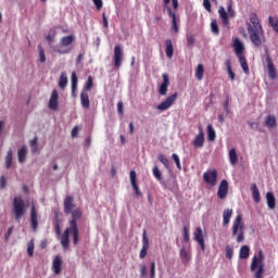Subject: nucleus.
<instances>
[{
  "label": "nucleus",
  "instance_id": "f257e3e1",
  "mask_svg": "<svg viewBox=\"0 0 278 278\" xmlns=\"http://www.w3.org/2000/svg\"><path fill=\"white\" fill-rule=\"evenodd\" d=\"M74 201L75 199L73 198V195H67L63 204L64 214H71L72 216L68 227L61 236V247L63 249H68V247H71V236L73 238V244L75 247L79 244V227L77 226V220H80V218L84 216V212L80 207H76Z\"/></svg>",
  "mask_w": 278,
  "mask_h": 278
},
{
  "label": "nucleus",
  "instance_id": "f03ea898",
  "mask_svg": "<svg viewBox=\"0 0 278 278\" xmlns=\"http://www.w3.org/2000/svg\"><path fill=\"white\" fill-rule=\"evenodd\" d=\"M251 273H254L255 278H264V252L258 251V255H254L250 265Z\"/></svg>",
  "mask_w": 278,
  "mask_h": 278
},
{
  "label": "nucleus",
  "instance_id": "7ed1b4c3",
  "mask_svg": "<svg viewBox=\"0 0 278 278\" xmlns=\"http://www.w3.org/2000/svg\"><path fill=\"white\" fill-rule=\"evenodd\" d=\"M13 214L16 223H21V218L25 216L27 212V205H25V200L22 197H15L13 199Z\"/></svg>",
  "mask_w": 278,
  "mask_h": 278
},
{
  "label": "nucleus",
  "instance_id": "20e7f679",
  "mask_svg": "<svg viewBox=\"0 0 278 278\" xmlns=\"http://www.w3.org/2000/svg\"><path fill=\"white\" fill-rule=\"evenodd\" d=\"M237 237V242H244V222H242V214L237 215L232 223V238Z\"/></svg>",
  "mask_w": 278,
  "mask_h": 278
},
{
  "label": "nucleus",
  "instance_id": "39448f33",
  "mask_svg": "<svg viewBox=\"0 0 278 278\" xmlns=\"http://www.w3.org/2000/svg\"><path fill=\"white\" fill-rule=\"evenodd\" d=\"M265 62L267 65V73L269 79H277V70L275 68V63H273V59H270V53L268 52V48H265Z\"/></svg>",
  "mask_w": 278,
  "mask_h": 278
},
{
  "label": "nucleus",
  "instance_id": "423d86ee",
  "mask_svg": "<svg viewBox=\"0 0 278 278\" xmlns=\"http://www.w3.org/2000/svg\"><path fill=\"white\" fill-rule=\"evenodd\" d=\"M123 60H125L123 48L121 46L114 47L113 62L115 71H118L123 66Z\"/></svg>",
  "mask_w": 278,
  "mask_h": 278
},
{
  "label": "nucleus",
  "instance_id": "0eeeda50",
  "mask_svg": "<svg viewBox=\"0 0 278 278\" xmlns=\"http://www.w3.org/2000/svg\"><path fill=\"white\" fill-rule=\"evenodd\" d=\"M247 25H248V33L264 31V29H262V24H260V17H257L256 13L250 14V23H247Z\"/></svg>",
  "mask_w": 278,
  "mask_h": 278
},
{
  "label": "nucleus",
  "instance_id": "6e6552de",
  "mask_svg": "<svg viewBox=\"0 0 278 278\" xmlns=\"http://www.w3.org/2000/svg\"><path fill=\"white\" fill-rule=\"evenodd\" d=\"M203 179L207 186L214 188L218 181V172L216 169H208L203 174Z\"/></svg>",
  "mask_w": 278,
  "mask_h": 278
},
{
  "label": "nucleus",
  "instance_id": "1a4fd4ad",
  "mask_svg": "<svg viewBox=\"0 0 278 278\" xmlns=\"http://www.w3.org/2000/svg\"><path fill=\"white\" fill-rule=\"evenodd\" d=\"M177 97H178L177 92L167 97L163 102H161L156 106V110H159V112H166V110H169L173 106V103H175V101H177Z\"/></svg>",
  "mask_w": 278,
  "mask_h": 278
},
{
  "label": "nucleus",
  "instance_id": "9d476101",
  "mask_svg": "<svg viewBox=\"0 0 278 278\" xmlns=\"http://www.w3.org/2000/svg\"><path fill=\"white\" fill-rule=\"evenodd\" d=\"M60 94L58 93V90H52L51 97L48 102V108L52 112H58L60 110Z\"/></svg>",
  "mask_w": 278,
  "mask_h": 278
},
{
  "label": "nucleus",
  "instance_id": "9b49d317",
  "mask_svg": "<svg viewBox=\"0 0 278 278\" xmlns=\"http://www.w3.org/2000/svg\"><path fill=\"white\" fill-rule=\"evenodd\" d=\"M198 131L199 134L193 139L192 144L195 149H203V144H205V132L203 131V126H199Z\"/></svg>",
  "mask_w": 278,
  "mask_h": 278
},
{
  "label": "nucleus",
  "instance_id": "f8f14e48",
  "mask_svg": "<svg viewBox=\"0 0 278 278\" xmlns=\"http://www.w3.org/2000/svg\"><path fill=\"white\" fill-rule=\"evenodd\" d=\"M163 83L159 88V94L161 97H166L168 94V87L170 86V79L168 78V74H162Z\"/></svg>",
  "mask_w": 278,
  "mask_h": 278
},
{
  "label": "nucleus",
  "instance_id": "ddd939ff",
  "mask_svg": "<svg viewBox=\"0 0 278 278\" xmlns=\"http://www.w3.org/2000/svg\"><path fill=\"white\" fill-rule=\"evenodd\" d=\"M229 193V182L226 179H223L219 184L217 197L218 199H227V194Z\"/></svg>",
  "mask_w": 278,
  "mask_h": 278
},
{
  "label": "nucleus",
  "instance_id": "4468645a",
  "mask_svg": "<svg viewBox=\"0 0 278 278\" xmlns=\"http://www.w3.org/2000/svg\"><path fill=\"white\" fill-rule=\"evenodd\" d=\"M149 251V237L147 236V230H143L142 233V248L139 253L140 260H144L147 257V253Z\"/></svg>",
  "mask_w": 278,
  "mask_h": 278
},
{
  "label": "nucleus",
  "instance_id": "2eb2a0df",
  "mask_svg": "<svg viewBox=\"0 0 278 278\" xmlns=\"http://www.w3.org/2000/svg\"><path fill=\"white\" fill-rule=\"evenodd\" d=\"M30 227L35 233L38 231V211L35 205L30 207Z\"/></svg>",
  "mask_w": 278,
  "mask_h": 278
},
{
  "label": "nucleus",
  "instance_id": "dca6fc26",
  "mask_svg": "<svg viewBox=\"0 0 278 278\" xmlns=\"http://www.w3.org/2000/svg\"><path fill=\"white\" fill-rule=\"evenodd\" d=\"M193 236L194 241L200 244L201 251H205V238L203 237V229H201V227H198Z\"/></svg>",
  "mask_w": 278,
  "mask_h": 278
},
{
  "label": "nucleus",
  "instance_id": "f3484780",
  "mask_svg": "<svg viewBox=\"0 0 278 278\" xmlns=\"http://www.w3.org/2000/svg\"><path fill=\"white\" fill-rule=\"evenodd\" d=\"M250 36V40L253 43L254 47H262V34H264V31H250L248 33Z\"/></svg>",
  "mask_w": 278,
  "mask_h": 278
},
{
  "label": "nucleus",
  "instance_id": "a211bd4d",
  "mask_svg": "<svg viewBox=\"0 0 278 278\" xmlns=\"http://www.w3.org/2000/svg\"><path fill=\"white\" fill-rule=\"evenodd\" d=\"M233 48H235V53L237 58H242L244 56V43L239 38H236L233 41Z\"/></svg>",
  "mask_w": 278,
  "mask_h": 278
},
{
  "label": "nucleus",
  "instance_id": "6ab92c4d",
  "mask_svg": "<svg viewBox=\"0 0 278 278\" xmlns=\"http://www.w3.org/2000/svg\"><path fill=\"white\" fill-rule=\"evenodd\" d=\"M80 103L85 110L90 108V97L88 96V91L83 90L80 93Z\"/></svg>",
  "mask_w": 278,
  "mask_h": 278
},
{
  "label": "nucleus",
  "instance_id": "aec40b11",
  "mask_svg": "<svg viewBox=\"0 0 278 278\" xmlns=\"http://www.w3.org/2000/svg\"><path fill=\"white\" fill-rule=\"evenodd\" d=\"M266 201H267V207H269V210H275V207H277L275 193L268 191L266 193Z\"/></svg>",
  "mask_w": 278,
  "mask_h": 278
},
{
  "label": "nucleus",
  "instance_id": "412c9836",
  "mask_svg": "<svg viewBox=\"0 0 278 278\" xmlns=\"http://www.w3.org/2000/svg\"><path fill=\"white\" fill-rule=\"evenodd\" d=\"M17 160L20 164L25 163L27 160V146H23L21 149L17 150Z\"/></svg>",
  "mask_w": 278,
  "mask_h": 278
},
{
  "label": "nucleus",
  "instance_id": "4be33fe9",
  "mask_svg": "<svg viewBox=\"0 0 278 278\" xmlns=\"http://www.w3.org/2000/svg\"><path fill=\"white\" fill-rule=\"evenodd\" d=\"M233 215V210L231 208H225L223 212V225L224 227H227L229 222L231 220V216Z\"/></svg>",
  "mask_w": 278,
  "mask_h": 278
},
{
  "label": "nucleus",
  "instance_id": "5701e85b",
  "mask_svg": "<svg viewBox=\"0 0 278 278\" xmlns=\"http://www.w3.org/2000/svg\"><path fill=\"white\" fill-rule=\"evenodd\" d=\"M264 125L265 127H269V129L277 127V118L275 117V115L266 116Z\"/></svg>",
  "mask_w": 278,
  "mask_h": 278
},
{
  "label": "nucleus",
  "instance_id": "b1692460",
  "mask_svg": "<svg viewBox=\"0 0 278 278\" xmlns=\"http://www.w3.org/2000/svg\"><path fill=\"white\" fill-rule=\"evenodd\" d=\"M249 255H251V248L249 245H242L239 251L240 260H249Z\"/></svg>",
  "mask_w": 278,
  "mask_h": 278
},
{
  "label": "nucleus",
  "instance_id": "393cba45",
  "mask_svg": "<svg viewBox=\"0 0 278 278\" xmlns=\"http://www.w3.org/2000/svg\"><path fill=\"white\" fill-rule=\"evenodd\" d=\"M165 53H166V58H173V53H175V49L173 48V40L170 39H166L165 40Z\"/></svg>",
  "mask_w": 278,
  "mask_h": 278
},
{
  "label": "nucleus",
  "instance_id": "a878e982",
  "mask_svg": "<svg viewBox=\"0 0 278 278\" xmlns=\"http://www.w3.org/2000/svg\"><path fill=\"white\" fill-rule=\"evenodd\" d=\"M251 189L254 203H260V201H262V195L260 194V189H257V185L253 184Z\"/></svg>",
  "mask_w": 278,
  "mask_h": 278
},
{
  "label": "nucleus",
  "instance_id": "bb28decb",
  "mask_svg": "<svg viewBox=\"0 0 278 278\" xmlns=\"http://www.w3.org/2000/svg\"><path fill=\"white\" fill-rule=\"evenodd\" d=\"M218 14H219V16H220V18L223 21V24L226 27H228V25H229V15H228L227 11H225V9L223 7H220L218 9Z\"/></svg>",
  "mask_w": 278,
  "mask_h": 278
},
{
  "label": "nucleus",
  "instance_id": "cd10ccee",
  "mask_svg": "<svg viewBox=\"0 0 278 278\" xmlns=\"http://www.w3.org/2000/svg\"><path fill=\"white\" fill-rule=\"evenodd\" d=\"M162 186L166 188L167 190H170V192H175L177 190V180H167V182L161 181Z\"/></svg>",
  "mask_w": 278,
  "mask_h": 278
},
{
  "label": "nucleus",
  "instance_id": "c85d7f7f",
  "mask_svg": "<svg viewBox=\"0 0 278 278\" xmlns=\"http://www.w3.org/2000/svg\"><path fill=\"white\" fill-rule=\"evenodd\" d=\"M225 66L228 73V77L231 81H236V73H233V70H231V60L227 59L225 61Z\"/></svg>",
  "mask_w": 278,
  "mask_h": 278
},
{
  "label": "nucleus",
  "instance_id": "c756f323",
  "mask_svg": "<svg viewBox=\"0 0 278 278\" xmlns=\"http://www.w3.org/2000/svg\"><path fill=\"white\" fill-rule=\"evenodd\" d=\"M179 257H180L182 264H188V262H190V260H191L190 253H188V251H186V248L180 249Z\"/></svg>",
  "mask_w": 278,
  "mask_h": 278
},
{
  "label": "nucleus",
  "instance_id": "7c9ffc66",
  "mask_svg": "<svg viewBox=\"0 0 278 278\" xmlns=\"http://www.w3.org/2000/svg\"><path fill=\"white\" fill-rule=\"evenodd\" d=\"M168 16L172 18V29L173 31H175V34L179 33V26H177V22L179 21V17H177V14L174 12L170 14H168Z\"/></svg>",
  "mask_w": 278,
  "mask_h": 278
},
{
  "label": "nucleus",
  "instance_id": "2f4dec72",
  "mask_svg": "<svg viewBox=\"0 0 278 278\" xmlns=\"http://www.w3.org/2000/svg\"><path fill=\"white\" fill-rule=\"evenodd\" d=\"M53 268L55 275H60L62 273V258L60 256H56L53 261Z\"/></svg>",
  "mask_w": 278,
  "mask_h": 278
},
{
  "label": "nucleus",
  "instance_id": "473e14b6",
  "mask_svg": "<svg viewBox=\"0 0 278 278\" xmlns=\"http://www.w3.org/2000/svg\"><path fill=\"white\" fill-rule=\"evenodd\" d=\"M75 40V37L73 35L65 36L60 41V47H70V45H73V41Z\"/></svg>",
  "mask_w": 278,
  "mask_h": 278
},
{
  "label": "nucleus",
  "instance_id": "72a5a7b5",
  "mask_svg": "<svg viewBox=\"0 0 278 278\" xmlns=\"http://www.w3.org/2000/svg\"><path fill=\"white\" fill-rule=\"evenodd\" d=\"M71 81H72V96L76 97L75 92L77 91V84H78L77 73L75 72L72 73Z\"/></svg>",
  "mask_w": 278,
  "mask_h": 278
},
{
  "label": "nucleus",
  "instance_id": "f704fd0d",
  "mask_svg": "<svg viewBox=\"0 0 278 278\" xmlns=\"http://www.w3.org/2000/svg\"><path fill=\"white\" fill-rule=\"evenodd\" d=\"M67 85L68 76H66V73L63 72L59 78V88H61V90H64V88H66Z\"/></svg>",
  "mask_w": 278,
  "mask_h": 278
},
{
  "label": "nucleus",
  "instance_id": "c9c22d12",
  "mask_svg": "<svg viewBox=\"0 0 278 278\" xmlns=\"http://www.w3.org/2000/svg\"><path fill=\"white\" fill-rule=\"evenodd\" d=\"M205 74V68L203 67V64H199L195 68V78L198 81L203 80V75Z\"/></svg>",
  "mask_w": 278,
  "mask_h": 278
},
{
  "label": "nucleus",
  "instance_id": "e433bc0d",
  "mask_svg": "<svg viewBox=\"0 0 278 278\" xmlns=\"http://www.w3.org/2000/svg\"><path fill=\"white\" fill-rule=\"evenodd\" d=\"M207 140L210 142H214V140H216V130H214L212 124L207 125Z\"/></svg>",
  "mask_w": 278,
  "mask_h": 278
},
{
  "label": "nucleus",
  "instance_id": "4c0bfd02",
  "mask_svg": "<svg viewBox=\"0 0 278 278\" xmlns=\"http://www.w3.org/2000/svg\"><path fill=\"white\" fill-rule=\"evenodd\" d=\"M239 58V64L245 75H249V63H247V59L243 56H238Z\"/></svg>",
  "mask_w": 278,
  "mask_h": 278
},
{
  "label": "nucleus",
  "instance_id": "58836bf2",
  "mask_svg": "<svg viewBox=\"0 0 278 278\" xmlns=\"http://www.w3.org/2000/svg\"><path fill=\"white\" fill-rule=\"evenodd\" d=\"M229 162L232 166L238 164V152H236L235 148L229 151Z\"/></svg>",
  "mask_w": 278,
  "mask_h": 278
},
{
  "label": "nucleus",
  "instance_id": "ea45409f",
  "mask_svg": "<svg viewBox=\"0 0 278 278\" xmlns=\"http://www.w3.org/2000/svg\"><path fill=\"white\" fill-rule=\"evenodd\" d=\"M211 31L214 36H218L220 34V29L218 28V22L216 20H212L211 22Z\"/></svg>",
  "mask_w": 278,
  "mask_h": 278
},
{
  "label": "nucleus",
  "instance_id": "a19ab883",
  "mask_svg": "<svg viewBox=\"0 0 278 278\" xmlns=\"http://www.w3.org/2000/svg\"><path fill=\"white\" fill-rule=\"evenodd\" d=\"M12 161H13V152L12 149H10L5 156V167L12 168Z\"/></svg>",
  "mask_w": 278,
  "mask_h": 278
},
{
  "label": "nucleus",
  "instance_id": "79ce46f5",
  "mask_svg": "<svg viewBox=\"0 0 278 278\" xmlns=\"http://www.w3.org/2000/svg\"><path fill=\"white\" fill-rule=\"evenodd\" d=\"M157 160H159V162H161V164H163L165 166V168L170 167V161H168V157H166V155L159 154Z\"/></svg>",
  "mask_w": 278,
  "mask_h": 278
},
{
  "label": "nucleus",
  "instance_id": "37998d69",
  "mask_svg": "<svg viewBox=\"0 0 278 278\" xmlns=\"http://www.w3.org/2000/svg\"><path fill=\"white\" fill-rule=\"evenodd\" d=\"M38 51H39V62H41V64H45V62H47V55L45 54V48H42V46L39 45Z\"/></svg>",
  "mask_w": 278,
  "mask_h": 278
},
{
  "label": "nucleus",
  "instance_id": "c03bdc74",
  "mask_svg": "<svg viewBox=\"0 0 278 278\" xmlns=\"http://www.w3.org/2000/svg\"><path fill=\"white\" fill-rule=\"evenodd\" d=\"M227 12H228V16H230V18L236 17V11H233V0H229L228 7H227Z\"/></svg>",
  "mask_w": 278,
  "mask_h": 278
},
{
  "label": "nucleus",
  "instance_id": "a18cd8bd",
  "mask_svg": "<svg viewBox=\"0 0 278 278\" xmlns=\"http://www.w3.org/2000/svg\"><path fill=\"white\" fill-rule=\"evenodd\" d=\"M195 42H197V39L194 38V36H192V34L187 35V47H188V49H192V47H194Z\"/></svg>",
  "mask_w": 278,
  "mask_h": 278
},
{
  "label": "nucleus",
  "instance_id": "49530a36",
  "mask_svg": "<svg viewBox=\"0 0 278 278\" xmlns=\"http://www.w3.org/2000/svg\"><path fill=\"white\" fill-rule=\"evenodd\" d=\"M270 27H273L274 31L278 34V18H275L273 16H269L268 18Z\"/></svg>",
  "mask_w": 278,
  "mask_h": 278
},
{
  "label": "nucleus",
  "instance_id": "de8ad7c7",
  "mask_svg": "<svg viewBox=\"0 0 278 278\" xmlns=\"http://www.w3.org/2000/svg\"><path fill=\"white\" fill-rule=\"evenodd\" d=\"M92 86H93V78L92 76H88L87 83L85 85V92H88L90 90H92Z\"/></svg>",
  "mask_w": 278,
  "mask_h": 278
},
{
  "label": "nucleus",
  "instance_id": "09e8293b",
  "mask_svg": "<svg viewBox=\"0 0 278 278\" xmlns=\"http://www.w3.org/2000/svg\"><path fill=\"white\" fill-rule=\"evenodd\" d=\"M153 176L155 177V179H157V181H162V172H160V167L159 166H154L152 169Z\"/></svg>",
  "mask_w": 278,
  "mask_h": 278
},
{
  "label": "nucleus",
  "instance_id": "8fccbe9b",
  "mask_svg": "<svg viewBox=\"0 0 278 278\" xmlns=\"http://www.w3.org/2000/svg\"><path fill=\"white\" fill-rule=\"evenodd\" d=\"M27 255L34 257V239L27 243Z\"/></svg>",
  "mask_w": 278,
  "mask_h": 278
},
{
  "label": "nucleus",
  "instance_id": "3c124183",
  "mask_svg": "<svg viewBox=\"0 0 278 278\" xmlns=\"http://www.w3.org/2000/svg\"><path fill=\"white\" fill-rule=\"evenodd\" d=\"M226 257L227 260H233V248L226 245Z\"/></svg>",
  "mask_w": 278,
  "mask_h": 278
},
{
  "label": "nucleus",
  "instance_id": "603ef678",
  "mask_svg": "<svg viewBox=\"0 0 278 278\" xmlns=\"http://www.w3.org/2000/svg\"><path fill=\"white\" fill-rule=\"evenodd\" d=\"M163 3H164L163 8H164V10L167 11V14L173 15V13H175V11H173V9L168 5V3H170V0H163Z\"/></svg>",
  "mask_w": 278,
  "mask_h": 278
},
{
  "label": "nucleus",
  "instance_id": "864d4df0",
  "mask_svg": "<svg viewBox=\"0 0 278 278\" xmlns=\"http://www.w3.org/2000/svg\"><path fill=\"white\" fill-rule=\"evenodd\" d=\"M172 160L175 162L178 170H181V161H179V155L177 154H172Z\"/></svg>",
  "mask_w": 278,
  "mask_h": 278
},
{
  "label": "nucleus",
  "instance_id": "5fc2aeb1",
  "mask_svg": "<svg viewBox=\"0 0 278 278\" xmlns=\"http://www.w3.org/2000/svg\"><path fill=\"white\" fill-rule=\"evenodd\" d=\"M184 242H190V230L188 226L184 227Z\"/></svg>",
  "mask_w": 278,
  "mask_h": 278
},
{
  "label": "nucleus",
  "instance_id": "6e6d98bb",
  "mask_svg": "<svg viewBox=\"0 0 278 278\" xmlns=\"http://www.w3.org/2000/svg\"><path fill=\"white\" fill-rule=\"evenodd\" d=\"M54 39H55V30L51 29L49 34L46 36V40L47 42H53Z\"/></svg>",
  "mask_w": 278,
  "mask_h": 278
},
{
  "label": "nucleus",
  "instance_id": "4d7b16f0",
  "mask_svg": "<svg viewBox=\"0 0 278 278\" xmlns=\"http://www.w3.org/2000/svg\"><path fill=\"white\" fill-rule=\"evenodd\" d=\"M129 177H130V185L131 186L134 184H138V178H137V175H136V170H130Z\"/></svg>",
  "mask_w": 278,
  "mask_h": 278
},
{
  "label": "nucleus",
  "instance_id": "13d9d810",
  "mask_svg": "<svg viewBox=\"0 0 278 278\" xmlns=\"http://www.w3.org/2000/svg\"><path fill=\"white\" fill-rule=\"evenodd\" d=\"M30 148L33 153L38 151V138H34L33 140H30Z\"/></svg>",
  "mask_w": 278,
  "mask_h": 278
},
{
  "label": "nucleus",
  "instance_id": "bf43d9fd",
  "mask_svg": "<svg viewBox=\"0 0 278 278\" xmlns=\"http://www.w3.org/2000/svg\"><path fill=\"white\" fill-rule=\"evenodd\" d=\"M13 231H14V226H11V227L8 229L7 233L4 235V241H5V242H9V241H10V236H12Z\"/></svg>",
  "mask_w": 278,
  "mask_h": 278
},
{
  "label": "nucleus",
  "instance_id": "052dcab7",
  "mask_svg": "<svg viewBox=\"0 0 278 278\" xmlns=\"http://www.w3.org/2000/svg\"><path fill=\"white\" fill-rule=\"evenodd\" d=\"M132 186V189L136 193L137 197H142V191H140V187L138 186V182L131 185Z\"/></svg>",
  "mask_w": 278,
  "mask_h": 278
},
{
  "label": "nucleus",
  "instance_id": "680f3d73",
  "mask_svg": "<svg viewBox=\"0 0 278 278\" xmlns=\"http://www.w3.org/2000/svg\"><path fill=\"white\" fill-rule=\"evenodd\" d=\"M203 7L206 12H212V3L210 2V0H203Z\"/></svg>",
  "mask_w": 278,
  "mask_h": 278
},
{
  "label": "nucleus",
  "instance_id": "e2e57ef3",
  "mask_svg": "<svg viewBox=\"0 0 278 278\" xmlns=\"http://www.w3.org/2000/svg\"><path fill=\"white\" fill-rule=\"evenodd\" d=\"M53 51H54L55 53H60L61 55H65L66 53H68V52L71 51V49L62 50V49H60V48H58V47H54Z\"/></svg>",
  "mask_w": 278,
  "mask_h": 278
},
{
  "label": "nucleus",
  "instance_id": "0e129e2a",
  "mask_svg": "<svg viewBox=\"0 0 278 278\" xmlns=\"http://www.w3.org/2000/svg\"><path fill=\"white\" fill-rule=\"evenodd\" d=\"M150 278H155V262L150 265Z\"/></svg>",
  "mask_w": 278,
  "mask_h": 278
},
{
  "label": "nucleus",
  "instance_id": "69168bd1",
  "mask_svg": "<svg viewBox=\"0 0 278 278\" xmlns=\"http://www.w3.org/2000/svg\"><path fill=\"white\" fill-rule=\"evenodd\" d=\"M140 277L141 278L147 277V265L144 264L140 265Z\"/></svg>",
  "mask_w": 278,
  "mask_h": 278
},
{
  "label": "nucleus",
  "instance_id": "338daca9",
  "mask_svg": "<svg viewBox=\"0 0 278 278\" xmlns=\"http://www.w3.org/2000/svg\"><path fill=\"white\" fill-rule=\"evenodd\" d=\"M5 184H8V178L5 176L0 177V188L1 190L5 189Z\"/></svg>",
  "mask_w": 278,
  "mask_h": 278
},
{
  "label": "nucleus",
  "instance_id": "774afa93",
  "mask_svg": "<svg viewBox=\"0 0 278 278\" xmlns=\"http://www.w3.org/2000/svg\"><path fill=\"white\" fill-rule=\"evenodd\" d=\"M93 5H96L97 10H101L103 8V0H92Z\"/></svg>",
  "mask_w": 278,
  "mask_h": 278
}]
</instances>
